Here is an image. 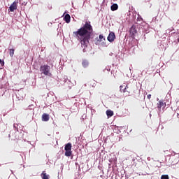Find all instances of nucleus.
Wrapping results in <instances>:
<instances>
[{"label": "nucleus", "mask_w": 179, "mask_h": 179, "mask_svg": "<svg viewBox=\"0 0 179 179\" xmlns=\"http://www.w3.org/2000/svg\"><path fill=\"white\" fill-rule=\"evenodd\" d=\"M92 34L93 27L90 21H87L82 27L73 32V36L80 41L83 48H87Z\"/></svg>", "instance_id": "obj_1"}, {"label": "nucleus", "mask_w": 179, "mask_h": 179, "mask_svg": "<svg viewBox=\"0 0 179 179\" xmlns=\"http://www.w3.org/2000/svg\"><path fill=\"white\" fill-rule=\"evenodd\" d=\"M41 73L45 75V76H48L49 78H52V73H51V67L48 64L41 65L40 67Z\"/></svg>", "instance_id": "obj_2"}, {"label": "nucleus", "mask_w": 179, "mask_h": 179, "mask_svg": "<svg viewBox=\"0 0 179 179\" xmlns=\"http://www.w3.org/2000/svg\"><path fill=\"white\" fill-rule=\"evenodd\" d=\"M121 93H123L124 96L125 97H128V96H131V92L128 90L129 89V87L128 85H126L124 83L122 85H120V87Z\"/></svg>", "instance_id": "obj_3"}, {"label": "nucleus", "mask_w": 179, "mask_h": 179, "mask_svg": "<svg viewBox=\"0 0 179 179\" xmlns=\"http://www.w3.org/2000/svg\"><path fill=\"white\" fill-rule=\"evenodd\" d=\"M107 40L109 41V43H113V41L115 40V34L113 31L110 32Z\"/></svg>", "instance_id": "obj_4"}, {"label": "nucleus", "mask_w": 179, "mask_h": 179, "mask_svg": "<svg viewBox=\"0 0 179 179\" xmlns=\"http://www.w3.org/2000/svg\"><path fill=\"white\" fill-rule=\"evenodd\" d=\"M130 36L132 37V38H135V34H136V27L135 25H132V27L130 28Z\"/></svg>", "instance_id": "obj_5"}, {"label": "nucleus", "mask_w": 179, "mask_h": 179, "mask_svg": "<svg viewBox=\"0 0 179 179\" xmlns=\"http://www.w3.org/2000/svg\"><path fill=\"white\" fill-rule=\"evenodd\" d=\"M17 9V1H14L9 7L10 12H15Z\"/></svg>", "instance_id": "obj_6"}, {"label": "nucleus", "mask_w": 179, "mask_h": 179, "mask_svg": "<svg viewBox=\"0 0 179 179\" xmlns=\"http://www.w3.org/2000/svg\"><path fill=\"white\" fill-rule=\"evenodd\" d=\"M157 106V108H162V107H163V108H165L166 102H164L163 101L160 100L158 101Z\"/></svg>", "instance_id": "obj_7"}, {"label": "nucleus", "mask_w": 179, "mask_h": 179, "mask_svg": "<svg viewBox=\"0 0 179 179\" xmlns=\"http://www.w3.org/2000/svg\"><path fill=\"white\" fill-rule=\"evenodd\" d=\"M42 121H50V115L47 114V113H43L42 115Z\"/></svg>", "instance_id": "obj_8"}, {"label": "nucleus", "mask_w": 179, "mask_h": 179, "mask_svg": "<svg viewBox=\"0 0 179 179\" xmlns=\"http://www.w3.org/2000/svg\"><path fill=\"white\" fill-rule=\"evenodd\" d=\"M64 150H72V143H69L65 145Z\"/></svg>", "instance_id": "obj_9"}, {"label": "nucleus", "mask_w": 179, "mask_h": 179, "mask_svg": "<svg viewBox=\"0 0 179 179\" xmlns=\"http://www.w3.org/2000/svg\"><path fill=\"white\" fill-rule=\"evenodd\" d=\"M64 20L66 22V23H70V22H71V15H69V14H66L64 16Z\"/></svg>", "instance_id": "obj_10"}, {"label": "nucleus", "mask_w": 179, "mask_h": 179, "mask_svg": "<svg viewBox=\"0 0 179 179\" xmlns=\"http://www.w3.org/2000/svg\"><path fill=\"white\" fill-rule=\"evenodd\" d=\"M64 155L66 156V157L72 156V150H65Z\"/></svg>", "instance_id": "obj_11"}, {"label": "nucleus", "mask_w": 179, "mask_h": 179, "mask_svg": "<svg viewBox=\"0 0 179 179\" xmlns=\"http://www.w3.org/2000/svg\"><path fill=\"white\" fill-rule=\"evenodd\" d=\"M82 65L83 68H87V66H89V61L83 59L82 62Z\"/></svg>", "instance_id": "obj_12"}, {"label": "nucleus", "mask_w": 179, "mask_h": 179, "mask_svg": "<svg viewBox=\"0 0 179 179\" xmlns=\"http://www.w3.org/2000/svg\"><path fill=\"white\" fill-rule=\"evenodd\" d=\"M106 115L110 118V117H113V115H114V112L111 110H106Z\"/></svg>", "instance_id": "obj_13"}, {"label": "nucleus", "mask_w": 179, "mask_h": 179, "mask_svg": "<svg viewBox=\"0 0 179 179\" xmlns=\"http://www.w3.org/2000/svg\"><path fill=\"white\" fill-rule=\"evenodd\" d=\"M110 9L113 12H114L115 10H117L118 9V4L117 3H113L111 6H110Z\"/></svg>", "instance_id": "obj_14"}, {"label": "nucleus", "mask_w": 179, "mask_h": 179, "mask_svg": "<svg viewBox=\"0 0 179 179\" xmlns=\"http://www.w3.org/2000/svg\"><path fill=\"white\" fill-rule=\"evenodd\" d=\"M41 176L42 179H49L48 177H50V176L45 173V171H43V173L41 174Z\"/></svg>", "instance_id": "obj_15"}, {"label": "nucleus", "mask_w": 179, "mask_h": 179, "mask_svg": "<svg viewBox=\"0 0 179 179\" xmlns=\"http://www.w3.org/2000/svg\"><path fill=\"white\" fill-rule=\"evenodd\" d=\"M103 40H104V41H106V38H104V36H103V35L100 34L99 36L98 41L101 42V41H103Z\"/></svg>", "instance_id": "obj_16"}, {"label": "nucleus", "mask_w": 179, "mask_h": 179, "mask_svg": "<svg viewBox=\"0 0 179 179\" xmlns=\"http://www.w3.org/2000/svg\"><path fill=\"white\" fill-rule=\"evenodd\" d=\"M9 51L10 56L13 57L15 55V49H10Z\"/></svg>", "instance_id": "obj_17"}, {"label": "nucleus", "mask_w": 179, "mask_h": 179, "mask_svg": "<svg viewBox=\"0 0 179 179\" xmlns=\"http://www.w3.org/2000/svg\"><path fill=\"white\" fill-rule=\"evenodd\" d=\"M161 179H169V175H162Z\"/></svg>", "instance_id": "obj_18"}, {"label": "nucleus", "mask_w": 179, "mask_h": 179, "mask_svg": "<svg viewBox=\"0 0 179 179\" xmlns=\"http://www.w3.org/2000/svg\"><path fill=\"white\" fill-rule=\"evenodd\" d=\"M0 64L1 66H3V65H5V62H3L2 59H0Z\"/></svg>", "instance_id": "obj_19"}, {"label": "nucleus", "mask_w": 179, "mask_h": 179, "mask_svg": "<svg viewBox=\"0 0 179 179\" xmlns=\"http://www.w3.org/2000/svg\"><path fill=\"white\" fill-rule=\"evenodd\" d=\"M147 98H148L149 100H150V99H152V94H148V95L147 96Z\"/></svg>", "instance_id": "obj_20"}, {"label": "nucleus", "mask_w": 179, "mask_h": 179, "mask_svg": "<svg viewBox=\"0 0 179 179\" xmlns=\"http://www.w3.org/2000/svg\"><path fill=\"white\" fill-rule=\"evenodd\" d=\"M83 52H85V51H86V49H83Z\"/></svg>", "instance_id": "obj_21"}]
</instances>
